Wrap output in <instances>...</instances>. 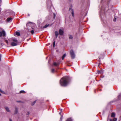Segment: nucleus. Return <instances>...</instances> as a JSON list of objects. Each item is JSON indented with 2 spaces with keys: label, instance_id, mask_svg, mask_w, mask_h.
I'll return each instance as SVG.
<instances>
[{
  "label": "nucleus",
  "instance_id": "1",
  "mask_svg": "<svg viewBox=\"0 0 121 121\" xmlns=\"http://www.w3.org/2000/svg\"><path fill=\"white\" fill-rule=\"evenodd\" d=\"M68 83V78L67 77L62 78L60 81V84L61 85L65 86H67Z\"/></svg>",
  "mask_w": 121,
  "mask_h": 121
},
{
  "label": "nucleus",
  "instance_id": "2",
  "mask_svg": "<svg viewBox=\"0 0 121 121\" xmlns=\"http://www.w3.org/2000/svg\"><path fill=\"white\" fill-rule=\"evenodd\" d=\"M12 42L11 43V45L12 46H16L17 45L18 43L17 40L15 38H12Z\"/></svg>",
  "mask_w": 121,
  "mask_h": 121
},
{
  "label": "nucleus",
  "instance_id": "3",
  "mask_svg": "<svg viewBox=\"0 0 121 121\" xmlns=\"http://www.w3.org/2000/svg\"><path fill=\"white\" fill-rule=\"evenodd\" d=\"M70 54L71 56V57L72 59H73L75 58V55L73 50H71L70 51Z\"/></svg>",
  "mask_w": 121,
  "mask_h": 121
},
{
  "label": "nucleus",
  "instance_id": "4",
  "mask_svg": "<svg viewBox=\"0 0 121 121\" xmlns=\"http://www.w3.org/2000/svg\"><path fill=\"white\" fill-rule=\"evenodd\" d=\"M5 35V32L4 31H2V32L0 31V36L1 37L2 36H4Z\"/></svg>",
  "mask_w": 121,
  "mask_h": 121
},
{
  "label": "nucleus",
  "instance_id": "5",
  "mask_svg": "<svg viewBox=\"0 0 121 121\" xmlns=\"http://www.w3.org/2000/svg\"><path fill=\"white\" fill-rule=\"evenodd\" d=\"M59 34L60 35H62L63 34V30L62 29H60L59 31Z\"/></svg>",
  "mask_w": 121,
  "mask_h": 121
},
{
  "label": "nucleus",
  "instance_id": "6",
  "mask_svg": "<svg viewBox=\"0 0 121 121\" xmlns=\"http://www.w3.org/2000/svg\"><path fill=\"white\" fill-rule=\"evenodd\" d=\"M69 10L71 12L72 16L73 17L74 16V13L73 10L71 8H70L69 9Z\"/></svg>",
  "mask_w": 121,
  "mask_h": 121
},
{
  "label": "nucleus",
  "instance_id": "7",
  "mask_svg": "<svg viewBox=\"0 0 121 121\" xmlns=\"http://www.w3.org/2000/svg\"><path fill=\"white\" fill-rule=\"evenodd\" d=\"M4 108L6 109V110L8 112H10V110L9 109V108L7 107H5Z\"/></svg>",
  "mask_w": 121,
  "mask_h": 121
},
{
  "label": "nucleus",
  "instance_id": "8",
  "mask_svg": "<svg viewBox=\"0 0 121 121\" xmlns=\"http://www.w3.org/2000/svg\"><path fill=\"white\" fill-rule=\"evenodd\" d=\"M12 20V18L11 17H9L7 19V21L8 22H11Z\"/></svg>",
  "mask_w": 121,
  "mask_h": 121
},
{
  "label": "nucleus",
  "instance_id": "9",
  "mask_svg": "<svg viewBox=\"0 0 121 121\" xmlns=\"http://www.w3.org/2000/svg\"><path fill=\"white\" fill-rule=\"evenodd\" d=\"M59 64V63L56 62H54L53 63V65H54L56 66H58Z\"/></svg>",
  "mask_w": 121,
  "mask_h": 121
},
{
  "label": "nucleus",
  "instance_id": "10",
  "mask_svg": "<svg viewBox=\"0 0 121 121\" xmlns=\"http://www.w3.org/2000/svg\"><path fill=\"white\" fill-rule=\"evenodd\" d=\"M16 34L17 36H20V32L18 31H17L16 32Z\"/></svg>",
  "mask_w": 121,
  "mask_h": 121
},
{
  "label": "nucleus",
  "instance_id": "11",
  "mask_svg": "<svg viewBox=\"0 0 121 121\" xmlns=\"http://www.w3.org/2000/svg\"><path fill=\"white\" fill-rule=\"evenodd\" d=\"M55 34L56 35V38H57L58 35V31H56L55 32Z\"/></svg>",
  "mask_w": 121,
  "mask_h": 121
},
{
  "label": "nucleus",
  "instance_id": "12",
  "mask_svg": "<svg viewBox=\"0 0 121 121\" xmlns=\"http://www.w3.org/2000/svg\"><path fill=\"white\" fill-rule=\"evenodd\" d=\"M115 114L114 113H112L111 115L112 117H115Z\"/></svg>",
  "mask_w": 121,
  "mask_h": 121
},
{
  "label": "nucleus",
  "instance_id": "13",
  "mask_svg": "<svg viewBox=\"0 0 121 121\" xmlns=\"http://www.w3.org/2000/svg\"><path fill=\"white\" fill-rule=\"evenodd\" d=\"M17 109L16 108H15V110L14 112V114H16L17 113Z\"/></svg>",
  "mask_w": 121,
  "mask_h": 121
},
{
  "label": "nucleus",
  "instance_id": "14",
  "mask_svg": "<svg viewBox=\"0 0 121 121\" xmlns=\"http://www.w3.org/2000/svg\"><path fill=\"white\" fill-rule=\"evenodd\" d=\"M49 24H48V25L46 24L43 27V28H46L47 27L49 26Z\"/></svg>",
  "mask_w": 121,
  "mask_h": 121
},
{
  "label": "nucleus",
  "instance_id": "15",
  "mask_svg": "<svg viewBox=\"0 0 121 121\" xmlns=\"http://www.w3.org/2000/svg\"><path fill=\"white\" fill-rule=\"evenodd\" d=\"M66 56V55L65 54H64L63 56H62V60H63L64 58L65 57V56Z\"/></svg>",
  "mask_w": 121,
  "mask_h": 121
},
{
  "label": "nucleus",
  "instance_id": "16",
  "mask_svg": "<svg viewBox=\"0 0 121 121\" xmlns=\"http://www.w3.org/2000/svg\"><path fill=\"white\" fill-rule=\"evenodd\" d=\"M55 71V70L54 69H52L51 70V72L53 73Z\"/></svg>",
  "mask_w": 121,
  "mask_h": 121
},
{
  "label": "nucleus",
  "instance_id": "17",
  "mask_svg": "<svg viewBox=\"0 0 121 121\" xmlns=\"http://www.w3.org/2000/svg\"><path fill=\"white\" fill-rule=\"evenodd\" d=\"M29 31L32 34H33L34 33V31L33 30H31V31H30V30H29Z\"/></svg>",
  "mask_w": 121,
  "mask_h": 121
},
{
  "label": "nucleus",
  "instance_id": "18",
  "mask_svg": "<svg viewBox=\"0 0 121 121\" xmlns=\"http://www.w3.org/2000/svg\"><path fill=\"white\" fill-rule=\"evenodd\" d=\"M66 121H72L71 119L70 118L67 119Z\"/></svg>",
  "mask_w": 121,
  "mask_h": 121
},
{
  "label": "nucleus",
  "instance_id": "19",
  "mask_svg": "<svg viewBox=\"0 0 121 121\" xmlns=\"http://www.w3.org/2000/svg\"><path fill=\"white\" fill-rule=\"evenodd\" d=\"M73 37L72 35H70L69 36V39H72L73 38Z\"/></svg>",
  "mask_w": 121,
  "mask_h": 121
},
{
  "label": "nucleus",
  "instance_id": "20",
  "mask_svg": "<svg viewBox=\"0 0 121 121\" xmlns=\"http://www.w3.org/2000/svg\"><path fill=\"white\" fill-rule=\"evenodd\" d=\"M5 43L7 44L8 45L9 44V43L8 41L7 40H6L5 41Z\"/></svg>",
  "mask_w": 121,
  "mask_h": 121
},
{
  "label": "nucleus",
  "instance_id": "21",
  "mask_svg": "<svg viewBox=\"0 0 121 121\" xmlns=\"http://www.w3.org/2000/svg\"><path fill=\"white\" fill-rule=\"evenodd\" d=\"M25 92V91H20V93H23Z\"/></svg>",
  "mask_w": 121,
  "mask_h": 121
},
{
  "label": "nucleus",
  "instance_id": "22",
  "mask_svg": "<svg viewBox=\"0 0 121 121\" xmlns=\"http://www.w3.org/2000/svg\"><path fill=\"white\" fill-rule=\"evenodd\" d=\"M36 101H35L34 102L32 103V105H33L35 103Z\"/></svg>",
  "mask_w": 121,
  "mask_h": 121
},
{
  "label": "nucleus",
  "instance_id": "23",
  "mask_svg": "<svg viewBox=\"0 0 121 121\" xmlns=\"http://www.w3.org/2000/svg\"><path fill=\"white\" fill-rule=\"evenodd\" d=\"M117 119L116 118H114L113 119V121H117Z\"/></svg>",
  "mask_w": 121,
  "mask_h": 121
},
{
  "label": "nucleus",
  "instance_id": "24",
  "mask_svg": "<svg viewBox=\"0 0 121 121\" xmlns=\"http://www.w3.org/2000/svg\"><path fill=\"white\" fill-rule=\"evenodd\" d=\"M116 18H114L113 19V21L114 22H116Z\"/></svg>",
  "mask_w": 121,
  "mask_h": 121
},
{
  "label": "nucleus",
  "instance_id": "25",
  "mask_svg": "<svg viewBox=\"0 0 121 121\" xmlns=\"http://www.w3.org/2000/svg\"><path fill=\"white\" fill-rule=\"evenodd\" d=\"M55 44V42L54 41L53 43V46L54 47Z\"/></svg>",
  "mask_w": 121,
  "mask_h": 121
},
{
  "label": "nucleus",
  "instance_id": "26",
  "mask_svg": "<svg viewBox=\"0 0 121 121\" xmlns=\"http://www.w3.org/2000/svg\"><path fill=\"white\" fill-rule=\"evenodd\" d=\"M98 72H99V74L101 73V71H98Z\"/></svg>",
  "mask_w": 121,
  "mask_h": 121
},
{
  "label": "nucleus",
  "instance_id": "27",
  "mask_svg": "<svg viewBox=\"0 0 121 121\" xmlns=\"http://www.w3.org/2000/svg\"><path fill=\"white\" fill-rule=\"evenodd\" d=\"M1 54H0V61H1Z\"/></svg>",
  "mask_w": 121,
  "mask_h": 121
},
{
  "label": "nucleus",
  "instance_id": "28",
  "mask_svg": "<svg viewBox=\"0 0 121 121\" xmlns=\"http://www.w3.org/2000/svg\"><path fill=\"white\" fill-rule=\"evenodd\" d=\"M110 121H113V120L110 119Z\"/></svg>",
  "mask_w": 121,
  "mask_h": 121
},
{
  "label": "nucleus",
  "instance_id": "29",
  "mask_svg": "<svg viewBox=\"0 0 121 121\" xmlns=\"http://www.w3.org/2000/svg\"><path fill=\"white\" fill-rule=\"evenodd\" d=\"M62 116H61V118H60V120H61L62 119Z\"/></svg>",
  "mask_w": 121,
  "mask_h": 121
},
{
  "label": "nucleus",
  "instance_id": "30",
  "mask_svg": "<svg viewBox=\"0 0 121 121\" xmlns=\"http://www.w3.org/2000/svg\"><path fill=\"white\" fill-rule=\"evenodd\" d=\"M29 112H27V115H29Z\"/></svg>",
  "mask_w": 121,
  "mask_h": 121
},
{
  "label": "nucleus",
  "instance_id": "31",
  "mask_svg": "<svg viewBox=\"0 0 121 121\" xmlns=\"http://www.w3.org/2000/svg\"><path fill=\"white\" fill-rule=\"evenodd\" d=\"M9 121H12V120L10 119H9Z\"/></svg>",
  "mask_w": 121,
  "mask_h": 121
},
{
  "label": "nucleus",
  "instance_id": "32",
  "mask_svg": "<svg viewBox=\"0 0 121 121\" xmlns=\"http://www.w3.org/2000/svg\"><path fill=\"white\" fill-rule=\"evenodd\" d=\"M55 14H54V18H55Z\"/></svg>",
  "mask_w": 121,
  "mask_h": 121
},
{
  "label": "nucleus",
  "instance_id": "33",
  "mask_svg": "<svg viewBox=\"0 0 121 121\" xmlns=\"http://www.w3.org/2000/svg\"><path fill=\"white\" fill-rule=\"evenodd\" d=\"M61 113L60 112L59 113V114H60L61 115Z\"/></svg>",
  "mask_w": 121,
  "mask_h": 121
},
{
  "label": "nucleus",
  "instance_id": "34",
  "mask_svg": "<svg viewBox=\"0 0 121 121\" xmlns=\"http://www.w3.org/2000/svg\"><path fill=\"white\" fill-rule=\"evenodd\" d=\"M1 95V94L0 93V96Z\"/></svg>",
  "mask_w": 121,
  "mask_h": 121
},
{
  "label": "nucleus",
  "instance_id": "35",
  "mask_svg": "<svg viewBox=\"0 0 121 121\" xmlns=\"http://www.w3.org/2000/svg\"><path fill=\"white\" fill-rule=\"evenodd\" d=\"M120 95H119V97H120Z\"/></svg>",
  "mask_w": 121,
  "mask_h": 121
}]
</instances>
